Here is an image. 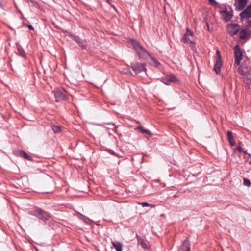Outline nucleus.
I'll list each match as a JSON object with an SVG mask.
<instances>
[{
  "mask_svg": "<svg viewBox=\"0 0 251 251\" xmlns=\"http://www.w3.org/2000/svg\"><path fill=\"white\" fill-rule=\"evenodd\" d=\"M130 42L131 43L139 59L146 60L147 57L149 56L151 60L154 61L155 63L159 64V62L156 60V58L152 57L146 49L141 45L138 41L132 39L130 40Z\"/></svg>",
  "mask_w": 251,
  "mask_h": 251,
  "instance_id": "1",
  "label": "nucleus"
},
{
  "mask_svg": "<svg viewBox=\"0 0 251 251\" xmlns=\"http://www.w3.org/2000/svg\"><path fill=\"white\" fill-rule=\"evenodd\" d=\"M239 36L241 40H247L251 37V21L248 20L244 25L239 32Z\"/></svg>",
  "mask_w": 251,
  "mask_h": 251,
  "instance_id": "2",
  "label": "nucleus"
},
{
  "mask_svg": "<svg viewBox=\"0 0 251 251\" xmlns=\"http://www.w3.org/2000/svg\"><path fill=\"white\" fill-rule=\"evenodd\" d=\"M29 214L35 216L39 220L46 222L50 217V214L40 208H36L35 209L30 211Z\"/></svg>",
  "mask_w": 251,
  "mask_h": 251,
  "instance_id": "3",
  "label": "nucleus"
},
{
  "mask_svg": "<svg viewBox=\"0 0 251 251\" xmlns=\"http://www.w3.org/2000/svg\"><path fill=\"white\" fill-rule=\"evenodd\" d=\"M227 33L232 37L237 35L240 30V26L238 24H227L226 25Z\"/></svg>",
  "mask_w": 251,
  "mask_h": 251,
  "instance_id": "4",
  "label": "nucleus"
},
{
  "mask_svg": "<svg viewBox=\"0 0 251 251\" xmlns=\"http://www.w3.org/2000/svg\"><path fill=\"white\" fill-rule=\"evenodd\" d=\"M54 96L56 102L65 100L68 99L67 92L64 89H57L54 91Z\"/></svg>",
  "mask_w": 251,
  "mask_h": 251,
  "instance_id": "5",
  "label": "nucleus"
},
{
  "mask_svg": "<svg viewBox=\"0 0 251 251\" xmlns=\"http://www.w3.org/2000/svg\"><path fill=\"white\" fill-rule=\"evenodd\" d=\"M130 67L136 74L140 73L141 72H146L147 71L145 63L138 62L131 63Z\"/></svg>",
  "mask_w": 251,
  "mask_h": 251,
  "instance_id": "6",
  "label": "nucleus"
},
{
  "mask_svg": "<svg viewBox=\"0 0 251 251\" xmlns=\"http://www.w3.org/2000/svg\"><path fill=\"white\" fill-rule=\"evenodd\" d=\"M235 63L239 65L243 59V52L239 45H236L234 48Z\"/></svg>",
  "mask_w": 251,
  "mask_h": 251,
  "instance_id": "7",
  "label": "nucleus"
},
{
  "mask_svg": "<svg viewBox=\"0 0 251 251\" xmlns=\"http://www.w3.org/2000/svg\"><path fill=\"white\" fill-rule=\"evenodd\" d=\"M13 154L17 157H20L26 159L28 161L32 160V157L30 156L26 152L23 150H15L13 151Z\"/></svg>",
  "mask_w": 251,
  "mask_h": 251,
  "instance_id": "8",
  "label": "nucleus"
},
{
  "mask_svg": "<svg viewBox=\"0 0 251 251\" xmlns=\"http://www.w3.org/2000/svg\"><path fill=\"white\" fill-rule=\"evenodd\" d=\"M220 13L223 20L226 22L229 21L233 16V15L232 13L227 11L226 7L225 8L224 10L221 11Z\"/></svg>",
  "mask_w": 251,
  "mask_h": 251,
  "instance_id": "9",
  "label": "nucleus"
},
{
  "mask_svg": "<svg viewBox=\"0 0 251 251\" xmlns=\"http://www.w3.org/2000/svg\"><path fill=\"white\" fill-rule=\"evenodd\" d=\"M241 20L247 19L251 17V5H248L242 12L240 14Z\"/></svg>",
  "mask_w": 251,
  "mask_h": 251,
  "instance_id": "10",
  "label": "nucleus"
},
{
  "mask_svg": "<svg viewBox=\"0 0 251 251\" xmlns=\"http://www.w3.org/2000/svg\"><path fill=\"white\" fill-rule=\"evenodd\" d=\"M238 3H235L234 5L236 6V8L238 11L243 10L246 6L248 0H236Z\"/></svg>",
  "mask_w": 251,
  "mask_h": 251,
  "instance_id": "11",
  "label": "nucleus"
},
{
  "mask_svg": "<svg viewBox=\"0 0 251 251\" xmlns=\"http://www.w3.org/2000/svg\"><path fill=\"white\" fill-rule=\"evenodd\" d=\"M222 65V60H216V62L214 66V70L216 73V74H218L220 72Z\"/></svg>",
  "mask_w": 251,
  "mask_h": 251,
  "instance_id": "12",
  "label": "nucleus"
},
{
  "mask_svg": "<svg viewBox=\"0 0 251 251\" xmlns=\"http://www.w3.org/2000/svg\"><path fill=\"white\" fill-rule=\"evenodd\" d=\"M73 40L75 41V42H76L79 45V46L81 47L82 48H86V46L84 42L82 41L79 37L77 36H74Z\"/></svg>",
  "mask_w": 251,
  "mask_h": 251,
  "instance_id": "13",
  "label": "nucleus"
},
{
  "mask_svg": "<svg viewBox=\"0 0 251 251\" xmlns=\"http://www.w3.org/2000/svg\"><path fill=\"white\" fill-rule=\"evenodd\" d=\"M241 142L238 143V146L233 149V154L232 155L234 156L236 152V151H238L239 152H243L244 154H248L247 150H243L240 144Z\"/></svg>",
  "mask_w": 251,
  "mask_h": 251,
  "instance_id": "14",
  "label": "nucleus"
},
{
  "mask_svg": "<svg viewBox=\"0 0 251 251\" xmlns=\"http://www.w3.org/2000/svg\"><path fill=\"white\" fill-rule=\"evenodd\" d=\"M136 237L138 243L140 244L142 247L145 249H147L148 245L145 241L138 235H136Z\"/></svg>",
  "mask_w": 251,
  "mask_h": 251,
  "instance_id": "15",
  "label": "nucleus"
},
{
  "mask_svg": "<svg viewBox=\"0 0 251 251\" xmlns=\"http://www.w3.org/2000/svg\"><path fill=\"white\" fill-rule=\"evenodd\" d=\"M112 243L116 251H122L123 246L121 243L120 242H112Z\"/></svg>",
  "mask_w": 251,
  "mask_h": 251,
  "instance_id": "16",
  "label": "nucleus"
},
{
  "mask_svg": "<svg viewBox=\"0 0 251 251\" xmlns=\"http://www.w3.org/2000/svg\"><path fill=\"white\" fill-rule=\"evenodd\" d=\"M17 48H18V54H20L21 56H22L23 57L25 58H26L25 53V52L24 50L23 49V48L21 47V46L20 45H18Z\"/></svg>",
  "mask_w": 251,
  "mask_h": 251,
  "instance_id": "17",
  "label": "nucleus"
},
{
  "mask_svg": "<svg viewBox=\"0 0 251 251\" xmlns=\"http://www.w3.org/2000/svg\"><path fill=\"white\" fill-rule=\"evenodd\" d=\"M167 77L169 79V81H170L171 83H176L178 81V79L173 74L168 75Z\"/></svg>",
  "mask_w": 251,
  "mask_h": 251,
  "instance_id": "18",
  "label": "nucleus"
},
{
  "mask_svg": "<svg viewBox=\"0 0 251 251\" xmlns=\"http://www.w3.org/2000/svg\"><path fill=\"white\" fill-rule=\"evenodd\" d=\"M51 128L55 133H58L61 131V127L59 126L52 125Z\"/></svg>",
  "mask_w": 251,
  "mask_h": 251,
  "instance_id": "19",
  "label": "nucleus"
},
{
  "mask_svg": "<svg viewBox=\"0 0 251 251\" xmlns=\"http://www.w3.org/2000/svg\"><path fill=\"white\" fill-rule=\"evenodd\" d=\"M183 246L185 247L186 251H190V247L188 238H187L183 242Z\"/></svg>",
  "mask_w": 251,
  "mask_h": 251,
  "instance_id": "20",
  "label": "nucleus"
},
{
  "mask_svg": "<svg viewBox=\"0 0 251 251\" xmlns=\"http://www.w3.org/2000/svg\"><path fill=\"white\" fill-rule=\"evenodd\" d=\"M137 129L140 130V132L143 134L146 133V134H148L150 136H151L152 135V134L148 130L144 129L142 127H138Z\"/></svg>",
  "mask_w": 251,
  "mask_h": 251,
  "instance_id": "21",
  "label": "nucleus"
},
{
  "mask_svg": "<svg viewBox=\"0 0 251 251\" xmlns=\"http://www.w3.org/2000/svg\"><path fill=\"white\" fill-rule=\"evenodd\" d=\"M227 135L228 141H231L234 140V137L232 135V133L230 131H229V130L227 131Z\"/></svg>",
  "mask_w": 251,
  "mask_h": 251,
  "instance_id": "22",
  "label": "nucleus"
},
{
  "mask_svg": "<svg viewBox=\"0 0 251 251\" xmlns=\"http://www.w3.org/2000/svg\"><path fill=\"white\" fill-rule=\"evenodd\" d=\"M139 204H141L143 207L150 206L151 207V208H153L155 207L154 205L149 204L146 202H142L141 203H139Z\"/></svg>",
  "mask_w": 251,
  "mask_h": 251,
  "instance_id": "23",
  "label": "nucleus"
},
{
  "mask_svg": "<svg viewBox=\"0 0 251 251\" xmlns=\"http://www.w3.org/2000/svg\"><path fill=\"white\" fill-rule=\"evenodd\" d=\"M244 185L245 186H247L248 187H249L251 186V182L247 178H244Z\"/></svg>",
  "mask_w": 251,
  "mask_h": 251,
  "instance_id": "24",
  "label": "nucleus"
},
{
  "mask_svg": "<svg viewBox=\"0 0 251 251\" xmlns=\"http://www.w3.org/2000/svg\"><path fill=\"white\" fill-rule=\"evenodd\" d=\"M162 82L166 85H170L171 83V82L169 81L167 76L163 79Z\"/></svg>",
  "mask_w": 251,
  "mask_h": 251,
  "instance_id": "25",
  "label": "nucleus"
},
{
  "mask_svg": "<svg viewBox=\"0 0 251 251\" xmlns=\"http://www.w3.org/2000/svg\"><path fill=\"white\" fill-rule=\"evenodd\" d=\"M187 34L184 35V37L183 38V40L184 43L189 42V41H190V39L188 37Z\"/></svg>",
  "mask_w": 251,
  "mask_h": 251,
  "instance_id": "26",
  "label": "nucleus"
},
{
  "mask_svg": "<svg viewBox=\"0 0 251 251\" xmlns=\"http://www.w3.org/2000/svg\"><path fill=\"white\" fill-rule=\"evenodd\" d=\"M216 60H222L221 53L219 50H217L216 51Z\"/></svg>",
  "mask_w": 251,
  "mask_h": 251,
  "instance_id": "27",
  "label": "nucleus"
},
{
  "mask_svg": "<svg viewBox=\"0 0 251 251\" xmlns=\"http://www.w3.org/2000/svg\"><path fill=\"white\" fill-rule=\"evenodd\" d=\"M185 34H187L188 36H193V32L190 30L189 28H187L186 29V32Z\"/></svg>",
  "mask_w": 251,
  "mask_h": 251,
  "instance_id": "28",
  "label": "nucleus"
},
{
  "mask_svg": "<svg viewBox=\"0 0 251 251\" xmlns=\"http://www.w3.org/2000/svg\"><path fill=\"white\" fill-rule=\"evenodd\" d=\"M229 143L231 145V146H234L235 145V144H236L234 139L232 140V141H229Z\"/></svg>",
  "mask_w": 251,
  "mask_h": 251,
  "instance_id": "29",
  "label": "nucleus"
},
{
  "mask_svg": "<svg viewBox=\"0 0 251 251\" xmlns=\"http://www.w3.org/2000/svg\"><path fill=\"white\" fill-rule=\"evenodd\" d=\"M27 26L28 27V28L30 30H34V28L33 27V26H32V25L27 24Z\"/></svg>",
  "mask_w": 251,
  "mask_h": 251,
  "instance_id": "30",
  "label": "nucleus"
},
{
  "mask_svg": "<svg viewBox=\"0 0 251 251\" xmlns=\"http://www.w3.org/2000/svg\"><path fill=\"white\" fill-rule=\"evenodd\" d=\"M209 1L210 3H214V4L217 3L215 0H209Z\"/></svg>",
  "mask_w": 251,
  "mask_h": 251,
  "instance_id": "31",
  "label": "nucleus"
},
{
  "mask_svg": "<svg viewBox=\"0 0 251 251\" xmlns=\"http://www.w3.org/2000/svg\"><path fill=\"white\" fill-rule=\"evenodd\" d=\"M189 43H190V46H193L194 45V42L191 41H189Z\"/></svg>",
  "mask_w": 251,
  "mask_h": 251,
  "instance_id": "32",
  "label": "nucleus"
},
{
  "mask_svg": "<svg viewBox=\"0 0 251 251\" xmlns=\"http://www.w3.org/2000/svg\"><path fill=\"white\" fill-rule=\"evenodd\" d=\"M206 26H207V30L208 31H210L209 25V24L207 22H206Z\"/></svg>",
  "mask_w": 251,
  "mask_h": 251,
  "instance_id": "33",
  "label": "nucleus"
},
{
  "mask_svg": "<svg viewBox=\"0 0 251 251\" xmlns=\"http://www.w3.org/2000/svg\"><path fill=\"white\" fill-rule=\"evenodd\" d=\"M108 3H110L111 0H105Z\"/></svg>",
  "mask_w": 251,
  "mask_h": 251,
  "instance_id": "34",
  "label": "nucleus"
},
{
  "mask_svg": "<svg viewBox=\"0 0 251 251\" xmlns=\"http://www.w3.org/2000/svg\"><path fill=\"white\" fill-rule=\"evenodd\" d=\"M178 197V195H176V194H175V195H174L173 196V197H174V198H176V197Z\"/></svg>",
  "mask_w": 251,
  "mask_h": 251,
  "instance_id": "35",
  "label": "nucleus"
},
{
  "mask_svg": "<svg viewBox=\"0 0 251 251\" xmlns=\"http://www.w3.org/2000/svg\"><path fill=\"white\" fill-rule=\"evenodd\" d=\"M247 154H248V156H249V157H251V154H250V153H248Z\"/></svg>",
  "mask_w": 251,
  "mask_h": 251,
  "instance_id": "36",
  "label": "nucleus"
},
{
  "mask_svg": "<svg viewBox=\"0 0 251 251\" xmlns=\"http://www.w3.org/2000/svg\"><path fill=\"white\" fill-rule=\"evenodd\" d=\"M111 153H112V154H115V155H116L117 156V155H116L114 152H111ZM117 156H118V157H119V156H118V155H117Z\"/></svg>",
  "mask_w": 251,
  "mask_h": 251,
  "instance_id": "37",
  "label": "nucleus"
},
{
  "mask_svg": "<svg viewBox=\"0 0 251 251\" xmlns=\"http://www.w3.org/2000/svg\"><path fill=\"white\" fill-rule=\"evenodd\" d=\"M250 80H251V78H250Z\"/></svg>",
  "mask_w": 251,
  "mask_h": 251,
  "instance_id": "38",
  "label": "nucleus"
}]
</instances>
